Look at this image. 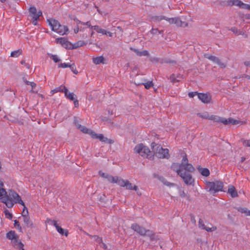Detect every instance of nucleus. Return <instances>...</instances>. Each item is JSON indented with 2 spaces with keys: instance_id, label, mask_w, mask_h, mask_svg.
Listing matches in <instances>:
<instances>
[{
  "instance_id": "obj_33",
  "label": "nucleus",
  "mask_w": 250,
  "mask_h": 250,
  "mask_svg": "<svg viewBox=\"0 0 250 250\" xmlns=\"http://www.w3.org/2000/svg\"><path fill=\"white\" fill-rule=\"evenodd\" d=\"M236 208L238 211L240 212L241 213H245V214H246V215H247L248 210L247 208L238 207Z\"/></svg>"
},
{
  "instance_id": "obj_12",
  "label": "nucleus",
  "mask_w": 250,
  "mask_h": 250,
  "mask_svg": "<svg viewBox=\"0 0 250 250\" xmlns=\"http://www.w3.org/2000/svg\"><path fill=\"white\" fill-rule=\"evenodd\" d=\"M23 221L24 222V223L27 228L30 229H32L34 228L33 222L30 220V217L29 216H24V218H23Z\"/></svg>"
},
{
  "instance_id": "obj_51",
  "label": "nucleus",
  "mask_w": 250,
  "mask_h": 250,
  "mask_svg": "<svg viewBox=\"0 0 250 250\" xmlns=\"http://www.w3.org/2000/svg\"><path fill=\"white\" fill-rule=\"evenodd\" d=\"M198 115L203 119H207L210 120V115L208 114H199Z\"/></svg>"
},
{
  "instance_id": "obj_40",
  "label": "nucleus",
  "mask_w": 250,
  "mask_h": 250,
  "mask_svg": "<svg viewBox=\"0 0 250 250\" xmlns=\"http://www.w3.org/2000/svg\"><path fill=\"white\" fill-rule=\"evenodd\" d=\"M4 214H5V217L9 219H11L12 218V214L8 210L6 209L5 211H4Z\"/></svg>"
},
{
  "instance_id": "obj_22",
  "label": "nucleus",
  "mask_w": 250,
  "mask_h": 250,
  "mask_svg": "<svg viewBox=\"0 0 250 250\" xmlns=\"http://www.w3.org/2000/svg\"><path fill=\"white\" fill-rule=\"evenodd\" d=\"M104 58L103 56L97 57L93 58V62L96 64L104 63Z\"/></svg>"
},
{
  "instance_id": "obj_52",
  "label": "nucleus",
  "mask_w": 250,
  "mask_h": 250,
  "mask_svg": "<svg viewBox=\"0 0 250 250\" xmlns=\"http://www.w3.org/2000/svg\"><path fill=\"white\" fill-rule=\"evenodd\" d=\"M198 225H199V227L202 229H204V228H205V225L203 221L202 220V219H199Z\"/></svg>"
},
{
  "instance_id": "obj_32",
  "label": "nucleus",
  "mask_w": 250,
  "mask_h": 250,
  "mask_svg": "<svg viewBox=\"0 0 250 250\" xmlns=\"http://www.w3.org/2000/svg\"><path fill=\"white\" fill-rule=\"evenodd\" d=\"M42 15V12L41 11H39L38 12L36 13V14H32L30 15L31 17V19H39V17Z\"/></svg>"
},
{
  "instance_id": "obj_47",
  "label": "nucleus",
  "mask_w": 250,
  "mask_h": 250,
  "mask_svg": "<svg viewBox=\"0 0 250 250\" xmlns=\"http://www.w3.org/2000/svg\"><path fill=\"white\" fill-rule=\"evenodd\" d=\"M102 142L109 144L113 143L112 140L109 139L106 137H104V136L103 137V139H102Z\"/></svg>"
},
{
  "instance_id": "obj_35",
  "label": "nucleus",
  "mask_w": 250,
  "mask_h": 250,
  "mask_svg": "<svg viewBox=\"0 0 250 250\" xmlns=\"http://www.w3.org/2000/svg\"><path fill=\"white\" fill-rule=\"evenodd\" d=\"M163 30L160 31L157 28H152L150 32L152 34H163Z\"/></svg>"
},
{
  "instance_id": "obj_3",
  "label": "nucleus",
  "mask_w": 250,
  "mask_h": 250,
  "mask_svg": "<svg viewBox=\"0 0 250 250\" xmlns=\"http://www.w3.org/2000/svg\"><path fill=\"white\" fill-rule=\"evenodd\" d=\"M153 152L156 156L160 159H168L169 157V150L167 148H163L161 145L153 142L151 144Z\"/></svg>"
},
{
  "instance_id": "obj_36",
  "label": "nucleus",
  "mask_w": 250,
  "mask_h": 250,
  "mask_svg": "<svg viewBox=\"0 0 250 250\" xmlns=\"http://www.w3.org/2000/svg\"><path fill=\"white\" fill-rule=\"evenodd\" d=\"M69 68L75 74H77L78 73V71L77 70L76 67L74 63L70 64Z\"/></svg>"
},
{
  "instance_id": "obj_30",
  "label": "nucleus",
  "mask_w": 250,
  "mask_h": 250,
  "mask_svg": "<svg viewBox=\"0 0 250 250\" xmlns=\"http://www.w3.org/2000/svg\"><path fill=\"white\" fill-rule=\"evenodd\" d=\"M221 118L222 117L216 116V115H210V120L213 121L217 123H220Z\"/></svg>"
},
{
  "instance_id": "obj_64",
  "label": "nucleus",
  "mask_w": 250,
  "mask_h": 250,
  "mask_svg": "<svg viewBox=\"0 0 250 250\" xmlns=\"http://www.w3.org/2000/svg\"><path fill=\"white\" fill-rule=\"evenodd\" d=\"M73 20L77 23V24H83V22L82 21H81L79 20L77 18H75L73 19Z\"/></svg>"
},
{
  "instance_id": "obj_38",
  "label": "nucleus",
  "mask_w": 250,
  "mask_h": 250,
  "mask_svg": "<svg viewBox=\"0 0 250 250\" xmlns=\"http://www.w3.org/2000/svg\"><path fill=\"white\" fill-rule=\"evenodd\" d=\"M152 19L153 20L160 21H162V20L166 19V17L163 16H154V17H153Z\"/></svg>"
},
{
  "instance_id": "obj_15",
  "label": "nucleus",
  "mask_w": 250,
  "mask_h": 250,
  "mask_svg": "<svg viewBox=\"0 0 250 250\" xmlns=\"http://www.w3.org/2000/svg\"><path fill=\"white\" fill-rule=\"evenodd\" d=\"M228 193H229L233 198L236 197L238 196L237 190L233 186H231L229 188Z\"/></svg>"
},
{
  "instance_id": "obj_59",
  "label": "nucleus",
  "mask_w": 250,
  "mask_h": 250,
  "mask_svg": "<svg viewBox=\"0 0 250 250\" xmlns=\"http://www.w3.org/2000/svg\"><path fill=\"white\" fill-rule=\"evenodd\" d=\"M216 63L219 65L221 68H225L226 67V64L224 63L221 62L219 59V62H216Z\"/></svg>"
},
{
  "instance_id": "obj_63",
  "label": "nucleus",
  "mask_w": 250,
  "mask_h": 250,
  "mask_svg": "<svg viewBox=\"0 0 250 250\" xmlns=\"http://www.w3.org/2000/svg\"><path fill=\"white\" fill-rule=\"evenodd\" d=\"M243 35L245 38L248 37V35L247 34H246L244 32H243L242 31H240V30L239 31V32L238 33V35Z\"/></svg>"
},
{
  "instance_id": "obj_41",
  "label": "nucleus",
  "mask_w": 250,
  "mask_h": 250,
  "mask_svg": "<svg viewBox=\"0 0 250 250\" xmlns=\"http://www.w3.org/2000/svg\"><path fill=\"white\" fill-rule=\"evenodd\" d=\"M145 88L147 89H149L151 87L153 86L152 82H147V83H143Z\"/></svg>"
},
{
  "instance_id": "obj_6",
  "label": "nucleus",
  "mask_w": 250,
  "mask_h": 250,
  "mask_svg": "<svg viewBox=\"0 0 250 250\" xmlns=\"http://www.w3.org/2000/svg\"><path fill=\"white\" fill-rule=\"evenodd\" d=\"M134 151L135 153L140 154L144 158L149 159L151 157V152L150 150L143 144L136 145L134 148Z\"/></svg>"
},
{
  "instance_id": "obj_53",
  "label": "nucleus",
  "mask_w": 250,
  "mask_h": 250,
  "mask_svg": "<svg viewBox=\"0 0 250 250\" xmlns=\"http://www.w3.org/2000/svg\"><path fill=\"white\" fill-rule=\"evenodd\" d=\"M242 142L244 146L250 147V140H244Z\"/></svg>"
},
{
  "instance_id": "obj_61",
  "label": "nucleus",
  "mask_w": 250,
  "mask_h": 250,
  "mask_svg": "<svg viewBox=\"0 0 250 250\" xmlns=\"http://www.w3.org/2000/svg\"><path fill=\"white\" fill-rule=\"evenodd\" d=\"M99 174L103 178H106V175H107L108 174L105 173L102 171H99Z\"/></svg>"
},
{
  "instance_id": "obj_45",
  "label": "nucleus",
  "mask_w": 250,
  "mask_h": 250,
  "mask_svg": "<svg viewBox=\"0 0 250 250\" xmlns=\"http://www.w3.org/2000/svg\"><path fill=\"white\" fill-rule=\"evenodd\" d=\"M170 79L171 82L173 83H175L176 82H178L180 81L179 79H177V78L175 77V76L174 74H172L170 76Z\"/></svg>"
},
{
  "instance_id": "obj_21",
  "label": "nucleus",
  "mask_w": 250,
  "mask_h": 250,
  "mask_svg": "<svg viewBox=\"0 0 250 250\" xmlns=\"http://www.w3.org/2000/svg\"><path fill=\"white\" fill-rule=\"evenodd\" d=\"M199 171L201 174V175L206 177L209 176L210 174L209 170L207 168H199Z\"/></svg>"
},
{
  "instance_id": "obj_14",
  "label": "nucleus",
  "mask_w": 250,
  "mask_h": 250,
  "mask_svg": "<svg viewBox=\"0 0 250 250\" xmlns=\"http://www.w3.org/2000/svg\"><path fill=\"white\" fill-rule=\"evenodd\" d=\"M106 178L108 180L109 182L112 183H118V181L120 180V177H119L118 176H113L112 175L108 174L107 175H106Z\"/></svg>"
},
{
  "instance_id": "obj_2",
  "label": "nucleus",
  "mask_w": 250,
  "mask_h": 250,
  "mask_svg": "<svg viewBox=\"0 0 250 250\" xmlns=\"http://www.w3.org/2000/svg\"><path fill=\"white\" fill-rule=\"evenodd\" d=\"M3 183L0 179V202L4 203L7 208H12L15 204L19 203L24 206L22 212V217L28 216L27 208L21 200L20 195L15 191L10 190L7 193L3 188Z\"/></svg>"
},
{
  "instance_id": "obj_29",
  "label": "nucleus",
  "mask_w": 250,
  "mask_h": 250,
  "mask_svg": "<svg viewBox=\"0 0 250 250\" xmlns=\"http://www.w3.org/2000/svg\"><path fill=\"white\" fill-rule=\"evenodd\" d=\"M56 229L57 231L62 235H64L65 236H67L68 234V232L67 230H65L64 232V229L60 226L57 227Z\"/></svg>"
},
{
  "instance_id": "obj_39",
  "label": "nucleus",
  "mask_w": 250,
  "mask_h": 250,
  "mask_svg": "<svg viewBox=\"0 0 250 250\" xmlns=\"http://www.w3.org/2000/svg\"><path fill=\"white\" fill-rule=\"evenodd\" d=\"M63 47L66 49H73V44L67 41V42L63 45Z\"/></svg>"
},
{
  "instance_id": "obj_50",
  "label": "nucleus",
  "mask_w": 250,
  "mask_h": 250,
  "mask_svg": "<svg viewBox=\"0 0 250 250\" xmlns=\"http://www.w3.org/2000/svg\"><path fill=\"white\" fill-rule=\"evenodd\" d=\"M29 12L30 13V15H32V14H36V13L37 12V9L35 7H31L29 9Z\"/></svg>"
},
{
  "instance_id": "obj_18",
  "label": "nucleus",
  "mask_w": 250,
  "mask_h": 250,
  "mask_svg": "<svg viewBox=\"0 0 250 250\" xmlns=\"http://www.w3.org/2000/svg\"><path fill=\"white\" fill-rule=\"evenodd\" d=\"M18 235L15 233L14 231L11 230L6 233V238L9 240H13L17 237Z\"/></svg>"
},
{
  "instance_id": "obj_24",
  "label": "nucleus",
  "mask_w": 250,
  "mask_h": 250,
  "mask_svg": "<svg viewBox=\"0 0 250 250\" xmlns=\"http://www.w3.org/2000/svg\"><path fill=\"white\" fill-rule=\"evenodd\" d=\"M91 136L92 138L94 139H98L101 141H102V139H103L104 135L102 134H96L94 131H92V132H91Z\"/></svg>"
},
{
  "instance_id": "obj_55",
  "label": "nucleus",
  "mask_w": 250,
  "mask_h": 250,
  "mask_svg": "<svg viewBox=\"0 0 250 250\" xmlns=\"http://www.w3.org/2000/svg\"><path fill=\"white\" fill-rule=\"evenodd\" d=\"M238 123H239L238 121L229 118V124L236 125V124H238Z\"/></svg>"
},
{
  "instance_id": "obj_31",
  "label": "nucleus",
  "mask_w": 250,
  "mask_h": 250,
  "mask_svg": "<svg viewBox=\"0 0 250 250\" xmlns=\"http://www.w3.org/2000/svg\"><path fill=\"white\" fill-rule=\"evenodd\" d=\"M160 180L165 185L169 187L174 186V184L167 181L164 177H161Z\"/></svg>"
},
{
  "instance_id": "obj_48",
  "label": "nucleus",
  "mask_w": 250,
  "mask_h": 250,
  "mask_svg": "<svg viewBox=\"0 0 250 250\" xmlns=\"http://www.w3.org/2000/svg\"><path fill=\"white\" fill-rule=\"evenodd\" d=\"M230 30L231 31H232L235 35L238 36V33L240 31V30H238L236 27H232L230 29Z\"/></svg>"
},
{
  "instance_id": "obj_11",
  "label": "nucleus",
  "mask_w": 250,
  "mask_h": 250,
  "mask_svg": "<svg viewBox=\"0 0 250 250\" xmlns=\"http://www.w3.org/2000/svg\"><path fill=\"white\" fill-rule=\"evenodd\" d=\"M198 97L200 100L205 104L209 103L211 100V96L205 93H199Z\"/></svg>"
},
{
  "instance_id": "obj_43",
  "label": "nucleus",
  "mask_w": 250,
  "mask_h": 250,
  "mask_svg": "<svg viewBox=\"0 0 250 250\" xmlns=\"http://www.w3.org/2000/svg\"><path fill=\"white\" fill-rule=\"evenodd\" d=\"M229 118L226 119L223 117L221 118V122L220 123H223L225 125H227L229 124Z\"/></svg>"
},
{
  "instance_id": "obj_27",
  "label": "nucleus",
  "mask_w": 250,
  "mask_h": 250,
  "mask_svg": "<svg viewBox=\"0 0 250 250\" xmlns=\"http://www.w3.org/2000/svg\"><path fill=\"white\" fill-rule=\"evenodd\" d=\"M56 42L57 43H60L63 46V45H65V43L67 42V40L64 38L61 37L56 39Z\"/></svg>"
},
{
  "instance_id": "obj_62",
  "label": "nucleus",
  "mask_w": 250,
  "mask_h": 250,
  "mask_svg": "<svg viewBox=\"0 0 250 250\" xmlns=\"http://www.w3.org/2000/svg\"><path fill=\"white\" fill-rule=\"evenodd\" d=\"M20 223L18 221H17V220H15L14 221V226L18 228V227H20Z\"/></svg>"
},
{
  "instance_id": "obj_60",
  "label": "nucleus",
  "mask_w": 250,
  "mask_h": 250,
  "mask_svg": "<svg viewBox=\"0 0 250 250\" xmlns=\"http://www.w3.org/2000/svg\"><path fill=\"white\" fill-rule=\"evenodd\" d=\"M83 25H86L88 27L90 28L91 29V27H93V26H92L91 24V22L90 21H88L86 22H83Z\"/></svg>"
},
{
  "instance_id": "obj_46",
  "label": "nucleus",
  "mask_w": 250,
  "mask_h": 250,
  "mask_svg": "<svg viewBox=\"0 0 250 250\" xmlns=\"http://www.w3.org/2000/svg\"><path fill=\"white\" fill-rule=\"evenodd\" d=\"M25 84L26 85H30L32 89H34L36 86V84L35 83L31 82L28 81H25Z\"/></svg>"
},
{
  "instance_id": "obj_54",
  "label": "nucleus",
  "mask_w": 250,
  "mask_h": 250,
  "mask_svg": "<svg viewBox=\"0 0 250 250\" xmlns=\"http://www.w3.org/2000/svg\"><path fill=\"white\" fill-rule=\"evenodd\" d=\"M199 93L197 92H189L188 94V97L190 98H193L195 95L198 96Z\"/></svg>"
},
{
  "instance_id": "obj_17",
  "label": "nucleus",
  "mask_w": 250,
  "mask_h": 250,
  "mask_svg": "<svg viewBox=\"0 0 250 250\" xmlns=\"http://www.w3.org/2000/svg\"><path fill=\"white\" fill-rule=\"evenodd\" d=\"M67 90V87H66L64 85H61L59 87H56L54 89L51 90V92L53 93V94L55 93H57L58 92H64Z\"/></svg>"
},
{
  "instance_id": "obj_7",
  "label": "nucleus",
  "mask_w": 250,
  "mask_h": 250,
  "mask_svg": "<svg viewBox=\"0 0 250 250\" xmlns=\"http://www.w3.org/2000/svg\"><path fill=\"white\" fill-rule=\"evenodd\" d=\"M224 5H235L242 9H249L250 5L243 3L240 0H228L224 2Z\"/></svg>"
},
{
  "instance_id": "obj_10",
  "label": "nucleus",
  "mask_w": 250,
  "mask_h": 250,
  "mask_svg": "<svg viewBox=\"0 0 250 250\" xmlns=\"http://www.w3.org/2000/svg\"><path fill=\"white\" fill-rule=\"evenodd\" d=\"M11 244L12 246L16 249L20 250H24L23 244L19 240V236H18L15 239L11 240Z\"/></svg>"
},
{
  "instance_id": "obj_57",
  "label": "nucleus",
  "mask_w": 250,
  "mask_h": 250,
  "mask_svg": "<svg viewBox=\"0 0 250 250\" xmlns=\"http://www.w3.org/2000/svg\"><path fill=\"white\" fill-rule=\"evenodd\" d=\"M21 63L22 65H23L24 66H25L27 69L30 68V64L29 63H26L25 62V60L21 61Z\"/></svg>"
},
{
  "instance_id": "obj_20",
  "label": "nucleus",
  "mask_w": 250,
  "mask_h": 250,
  "mask_svg": "<svg viewBox=\"0 0 250 250\" xmlns=\"http://www.w3.org/2000/svg\"><path fill=\"white\" fill-rule=\"evenodd\" d=\"M174 24H175L176 25L178 26L185 27L188 25L187 23L182 21L179 18H175Z\"/></svg>"
},
{
  "instance_id": "obj_19",
  "label": "nucleus",
  "mask_w": 250,
  "mask_h": 250,
  "mask_svg": "<svg viewBox=\"0 0 250 250\" xmlns=\"http://www.w3.org/2000/svg\"><path fill=\"white\" fill-rule=\"evenodd\" d=\"M91 29L94 30L98 33H101L103 35L105 34L106 33V31L105 30L101 28L98 25H95L93 26V27H91Z\"/></svg>"
},
{
  "instance_id": "obj_8",
  "label": "nucleus",
  "mask_w": 250,
  "mask_h": 250,
  "mask_svg": "<svg viewBox=\"0 0 250 250\" xmlns=\"http://www.w3.org/2000/svg\"><path fill=\"white\" fill-rule=\"evenodd\" d=\"M47 21L49 25L51 26L52 31L59 34L61 35H64V32L62 30H60L59 26H60V23L59 22L53 19H47Z\"/></svg>"
},
{
  "instance_id": "obj_25",
  "label": "nucleus",
  "mask_w": 250,
  "mask_h": 250,
  "mask_svg": "<svg viewBox=\"0 0 250 250\" xmlns=\"http://www.w3.org/2000/svg\"><path fill=\"white\" fill-rule=\"evenodd\" d=\"M65 96L67 99L73 101L75 99L74 98L75 94L73 93H68V90L67 88V90L64 92Z\"/></svg>"
},
{
  "instance_id": "obj_58",
  "label": "nucleus",
  "mask_w": 250,
  "mask_h": 250,
  "mask_svg": "<svg viewBox=\"0 0 250 250\" xmlns=\"http://www.w3.org/2000/svg\"><path fill=\"white\" fill-rule=\"evenodd\" d=\"M216 63L219 65L221 68H225L226 67V64L224 63L221 62L219 59V62H216Z\"/></svg>"
},
{
  "instance_id": "obj_37",
  "label": "nucleus",
  "mask_w": 250,
  "mask_h": 250,
  "mask_svg": "<svg viewBox=\"0 0 250 250\" xmlns=\"http://www.w3.org/2000/svg\"><path fill=\"white\" fill-rule=\"evenodd\" d=\"M92 239H93L95 241H97L98 243L101 244L102 243V238L99 237L97 235H93L91 236Z\"/></svg>"
},
{
  "instance_id": "obj_1",
  "label": "nucleus",
  "mask_w": 250,
  "mask_h": 250,
  "mask_svg": "<svg viewBox=\"0 0 250 250\" xmlns=\"http://www.w3.org/2000/svg\"><path fill=\"white\" fill-rule=\"evenodd\" d=\"M188 161L187 155L185 153L181 163H173L170 167L173 171L177 173L187 185L189 186L194 183V180L191 173L194 171L195 168Z\"/></svg>"
},
{
  "instance_id": "obj_16",
  "label": "nucleus",
  "mask_w": 250,
  "mask_h": 250,
  "mask_svg": "<svg viewBox=\"0 0 250 250\" xmlns=\"http://www.w3.org/2000/svg\"><path fill=\"white\" fill-rule=\"evenodd\" d=\"M77 128L80 129L82 132L85 134H88L91 135V132H92L93 130H90L86 128L85 126L82 125H77Z\"/></svg>"
},
{
  "instance_id": "obj_34",
  "label": "nucleus",
  "mask_w": 250,
  "mask_h": 250,
  "mask_svg": "<svg viewBox=\"0 0 250 250\" xmlns=\"http://www.w3.org/2000/svg\"><path fill=\"white\" fill-rule=\"evenodd\" d=\"M60 30L62 31V32H64V34H65L69 30L67 26L65 25H61L60 24V26H59Z\"/></svg>"
},
{
  "instance_id": "obj_13",
  "label": "nucleus",
  "mask_w": 250,
  "mask_h": 250,
  "mask_svg": "<svg viewBox=\"0 0 250 250\" xmlns=\"http://www.w3.org/2000/svg\"><path fill=\"white\" fill-rule=\"evenodd\" d=\"M132 50L138 56H147L149 55V53L146 50L140 51L138 49L132 48Z\"/></svg>"
},
{
  "instance_id": "obj_26",
  "label": "nucleus",
  "mask_w": 250,
  "mask_h": 250,
  "mask_svg": "<svg viewBox=\"0 0 250 250\" xmlns=\"http://www.w3.org/2000/svg\"><path fill=\"white\" fill-rule=\"evenodd\" d=\"M22 50L21 49H18L17 50H15L14 51L11 52L10 54V57L13 58H17L20 55H21Z\"/></svg>"
},
{
  "instance_id": "obj_44",
  "label": "nucleus",
  "mask_w": 250,
  "mask_h": 250,
  "mask_svg": "<svg viewBox=\"0 0 250 250\" xmlns=\"http://www.w3.org/2000/svg\"><path fill=\"white\" fill-rule=\"evenodd\" d=\"M70 65V64H69L68 63H65V62L61 63L60 64H59L58 65V67L59 68L62 67V68H67V67L69 68Z\"/></svg>"
},
{
  "instance_id": "obj_42",
  "label": "nucleus",
  "mask_w": 250,
  "mask_h": 250,
  "mask_svg": "<svg viewBox=\"0 0 250 250\" xmlns=\"http://www.w3.org/2000/svg\"><path fill=\"white\" fill-rule=\"evenodd\" d=\"M50 58L53 60V61L55 62H59L61 60L59 59L57 55H52L51 56H50Z\"/></svg>"
},
{
  "instance_id": "obj_4",
  "label": "nucleus",
  "mask_w": 250,
  "mask_h": 250,
  "mask_svg": "<svg viewBox=\"0 0 250 250\" xmlns=\"http://www.w3.org/2000/svg\"><path fill=\"white\" fill-rule=\"evenodd\" d=\"M131 229L142 236H147L151 240L154 239V234L152 231L146 229L136 223L131 225Z\"/></svg>"
},
{
  "instance_id": "obj_9",
  "label": "nucleus",
  "mask_w": 250,
  "mask_h": 250,
  "mask_svg": "<svg viewBox=\"0 0 250 250\" xmlns=\"http://www.w3.org/2000/svg\"><path fill=\"white\" fill-rule=\"evenodd\" d=\"M118 185L122 187H125L126 189L129 190H134L137 191L138 189L137 186L132 184L128 180H125L121 178H120L118 181Z\"/></svg>"
},
{
  "instance_id": "obj_5",
  "label": "nucleus",
  "mask_w": 250,
  "mask_h": 250,
  "mask_svg": "<svg viewBox=\"0 0 250 250\" xmlns=\"http://www.w3.org/2000/svg\"><path fill=\"white\" fill-rule=\"evenodd\" d=\"M206 185L208 191L211 193H215L220 191H223L224 184L221 181H215L213 182H206Z\"/></svg>"
},
{
  "instance_id": "obj_23",
  "label": "nucleus",
  "mask_w": 250,
  "mask_h": 250,
  "mask_svg": "<svg viewBox=\"0 0 250 250\" xmlns=\"http://www.w3.org/2000/svg\"><path fill=\"white\" fill-rule=\"evenodd\" d=\"M205 57L215 63L219 62V58L215 56L210 55L209 54H205Z\"/></svg>"
},
{
  "instance_id": "obj_56",
  "label": "nucleus",
  "mask_w": 250,
  "mask_h": 250,
  "mask_svg": "<svg viewBox=\"0 0 250 250\" xmlns=\"http://www.w3.org/2000/svg\"><path fill=\"white\" fill-rule=\"evenodd\" d=\"M165 20L167 21L169 23L173 24L175 23V18H168L166 17Z\"/></svg>"
},
{
  "instance_id": "obj_49",
  "label": "nucleus",
  "mask_w": 250,
  "mask_h": 250,
  "mask_svg": "<svg viewBox=\"0 0 250 250\" xmlns=\"http://www.w3.org/2000/svg\"><path fill=\"white\" fill-rule=\"evenodd\" d=\"M216 229H217V228L216 227H212L211 228H209V227H206L205 226V228H204V229H205L206 230H207L208 232H211V231L216 230Z\"/></svg>"
},
{
  "instance_id": "obj_28",
  "label": "nucleus",
  "mask_w": 250,
  "mask_h": 250,
  "mask_svg": "<svg viewBox=\"0 0 250 250\" xmlns=\"http://www.w3.org/2000/svg\"><path fill=\"white\" fill-rule=\"evenodd\" d=\"M85 45V43L83 41H79L73 44V49H76L79 47Z\"/></svg>"
}]
</instances>
